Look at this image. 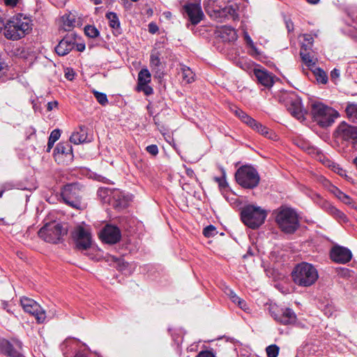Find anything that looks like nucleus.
Wrapping results in <instances>:
<instances>
[{
  "label": "nucleus",
  "mask_w": 357,
  "mask_h": 357,
  "mask_svg": "<svg viewBox=\"0 0 357 357\" xmlns=\"http://www.w3.org/2000/svg\"><path fill=\"white\" fill-rule=\"evenodd\" d=\"M235 178L238 184L246 189L255 188L260 181L257 169L249 165L239 167L236 172Z\"/></svg>",
  "instance_id": "obj_6"
},
{
  "label": "nucleus",
  "mask_w": 357,
  "mask_h": 357,
  "mask_svg": "<svg viewBox=\"0 0 357 357\" xmlns=\"http://www.w3.org/2000/svg\"><path fill=\"white\" fill-rule=\"evenodd\" d=\"M236 304H237L238 306L241 309H242L243 311L247 312H249L250 308L248 307V305L244 300L240 298Z\"/></svg>",
  "instance_id": "obj_47"
},
{
  "label": "nucleus",
  "mask_w": 357,
  "mask_h": 357,
  "mask_svg": "<svg viewBox=\"0 0 357 357\" xmlns=\"http://www.w3.org/2000/svg\"><path fill=\"white\" fill-rule=\"evenodd\" d=\"M70 141L75 144L90 142V140L87 139V128L85 126H79V130L74 132L71 135Z\"/></svg>",
  "instance_id": "obj_21"
},
{
  "label": "nucleus",
  "mask_w": 357,
  "mask_h": 357,
  "mask_svg": "<svg viewBox=\"0 0 357 357\" xmlns=\"http://www.w3.org/2000/svg\"><path fill=\"white\" fill-rule=\"evenodd\" d=\"M335 310L333 307L331 305H327L326 306L324 309V314L328 317H330L333 315Z\"/></svg>",
  "instance_id": "obj_50"
},
{
  "label": "nucleus",
  "mask_w": 357,
  "mask_h": 357,
  "mask_svg": "<svg viewBox=\"0 0 357 357\" xmlns=\"http://www.w3.org/2000/svg\"><path fill=\"white\" fill-rule=\"evenodd\" d=\"M75 46L77 47V50L78 52H83L85 49V45L82 43H77L75 44Z\"/></svg>",
  "instance_id": "obj_63"
},
{
  "label": "nucleus",
  "mask_w": 357,
  "mask_h": 357,
  "mask_svg": "<svg viewBox=\"0 0 357 357\" xmlns=\"http://www.w3.org/2000/svg\"><path fill=\"white\" fill-rule=\"evenodd\" d=\"M220 36L222 40L225 42H231L237 38L235 29L227 26H225L220 29Z\"/></svg>",
  "instance_id": "obj_23"
},
{
  "label": "nucleus",
  "mask_w": 357,
  "mask_h": 357,
  "mask_svg": "<svg viewBox=\"0 0 357 357\" xmlns=\"http://www.w3.org/2000/svg\"><path fill=\"white\" fill-rule=\"evenodd\" d=\"M183 9L192 25L199 24L204 17L202 7L198 3H189L183 6Z\"/></svg>",
  "instance_id": "obj_17"
},
{
  "label": "nucleus",
  "mask_w": 357,
  "mask_h": 357,
  "mask_svg": "<svg viewBox=\"0 0 357 357\" xmlns=\"http://www.w3.org/2000/svg\"><path fill=\"white\" fill-rule=\"evenodd\" d=\"M254 75H255L258 82L266 87H271L273 84V76L265 68L254 69Z\"/></svg>",
  "instance_id": "obj_20"
},
{
  "label": "nucleus",
  "mask_w": 357,
  "mask_h": 357,
  "mask_svg": "<svg viewBox=\"0 0 357 357\" xmlns=\"http://www.w3.org/2000/svg\"><path fill=\"white\" fill-rule=\"evenodd\" d=\"M77 36L74 33L67 34L55 47V52L59 56H66L72 51L77 42Z\"/></svg>",
  "instance_id": "obj_13"
},
{
  "label": "nucleus",
  "mask_w": 357,
  "mask_h": 357,
  "mask_svg": "<svg viewBox=\"0 0 357 357\" xmlns=\"http://www.w3.org/2000/svg\"><path fill=\"white\" fill-rule=\"evenodd\" d=\"M197 357H215V355L210 351H202L198 354Z\"/></svg>",
  "instance_id": "obj_49"
},
{
  "label": "nucleus",
  "mask_w": 357,
  "mask_h": 357,
  "mask_svg": "<svg viewBox=\"0 0 357 357\" xmlns=\"http://www.w3.org/2000/svg\"><path fill=\"white\" fill-rule=\"evenodd\" d=\"M345 112L353 121H357V104L349 105L345 109Z\"/></svg>",
  "instance_id": "obj_36"
},
{
  "label": "nucleus",
  "mask_w": 357,
  "mask_h": 357,
  "mask_svg": "<svg viewBox=\"0 0 357 357\" xmlns=\"http://www.w3.org/2000/svg\"><path fill=\"white\" fill-rule=\"evenodd\" d=\"M6 66V63L0 59V77L5 73Z\"/></svg>",
  "instance_id": "obj_60"
},
{
  "label": "nucleus",
  "mask_w": 357,
  "mask_h": 357,
  "mask_svg": "<svg viewBox=\"0 0 357 357\" xmlns=\"http://www.w3.org/2000/svg\"><path fill=\"white\" fill-rule=\"evenodd\" d=\"M61 136V131L59 129H54L50 133L47 147V152H50L52 149L55 142H56Z\"/></svg>",
  "instance_id": "obj_30"
},
{
  "label": "nucleus",
  "mask_w": 357,
  "mask_h": 357,
  "mask_svg": "<svg viewBox=\"0 0 357 357\" xmlns=\"http://www.w3.org/2000/svg\"><path fill=\"white\" fill-rule=\"evenodd\" d=\"M271 316L278 323L283 325L292 324L296 322V315L290 308L280 309L277 312L271 311Z\"/></svg>",
  "instance_id": "obj_18"
},
{
  "label": "nucleus",
  "mask_w": 357,
  "mask_h": 357,
  "mask_svg": "<svg viewBox=\"0 0 357 357\" xmlns=\"http://www.w3.org/2000/svg\"><path fill=\"white\" fill-rule=\"evenodd\" d=\"M20 0H3V2L6 6L10 7H15Z\"/></svg>",
  "instance_id": "obj_57"
},
{
  "label": "nucleus",
  "mask_w": 357,
  "mask_h": 357,
  "mask_svg": "<svg viewBox=\"0 0 357 357\" xmlns=\"http://www.w3.org/2000/svg\"><path fill=\"white\" fill-rule=\"evenodd\" d=\"M340 77V70L336 69V68H334L331 72V78L332 80L333 81H335L337 79H338Z\"/></svg>",
  "instance_id": "obj_51"
},
{
  "label": "nucleus",
  "mask_w": 357,
  "mask_h": 357,
  "mask_svg": "<svg viewBox=\"0 0 357 357\" xmlns=\"http://www.w3.org/2000/svg\"><path fill=\"white\" fill-rule=\"evenodd\" d=\"M137 90L143 91L146 96H149L153 93V88L149 86L148 84H144V85H137Z\"/></svg>",
  "instance_id": "obj_42"
},
{
  "label": "nucleus",
  "mask_w": 357,
  "mask_h": 357,
  "mask_svg": "<svg viewBox=\"0 0 357 357\" xmlns=\"http://www.w3.org/2000/svg\"><path fill=\"white\" fill-rule=\"evenodd\" d=\"M285 24L288 32H291L294 30V24L290 19H285Z\"/></svg>",
  "instance_id": "obj_55"
},
{
  "label": "nucleus",
  "mask_w": 357,
  "mask_h": 357,
  "mask_svg": "<svg viewBox=\"0 0 357 357\" xmlns=\"http://www.w3.org/2000/svg\"><path fill=\"white\" fill-rule=\"evenodd\" d=\"M245 40H246V42L248 43V45L252 49L254 50L255 51H257L256 48H255V46L252 40V39L250 38V37L246 34L245 35Z\"/></svg>",
  "instance_id": "obj_58"
},
{
  "label": "nucleus",
  "mask_w": 357,
  "mask_h": 357,
  "mask_svg": "<svg viewBox=\"0 0 357 357\" xmlns=\"http://www.w3.org/2000/svg\"><path fill=\"white\" fill-rule=\"evenodd\" d=\"M248 126H250L254 130L257 132L259 128H261V123L257 122L256 120H254L253 123H252V124H250Z\"/></svg>",
  "instance_id": "obj_52"
},
{
  "label": "nucleus",
  "mask_w": 357,
  "mask_h": 357,
  "mask_svg": "<svg viewBox=\"0 0 357 357\" xmlns=\"http://www.w3.org/2000/svg\"><path fill=\"white\" fill-rule=\"evenodd\" d=\"M147 152L152 155H156L158 153V148L155 144H151L146 148Z\"/></svg>",
  "instance_id": "obj_46"
},
{
  "label": "nucleus",
  "mask_w": 357,
  "mask_h": 357,
  "mask_svg": "<svg viewBox=\"0 0 357 357\" xmlns=\"http://www.w3.org/2000/svg\"><path fill=\"white\" fill-rule=\"evenodd\" d=\"M222 13L225 14H229L232 19H235L236 17V10L232 6H227L222 10Z\"/></svg>",
  "instance_id": "obj_45"
},
{
  "label": "nucleus",
  "mask_w": 357,
  "mask_h": 357,
  "mask_svg": "<svg viewBox=\"0 0 357 357\" xmlns=\"http://www.w3.org/2000/svg\"><path fill=\"white\" fill-rule=\"evenodd\" d=\"M285 107L289 113L298 120L303 121L305 119V111L299 97L294 93H285L283 97Z\"/></svg>",
  "instance_id": "obj_9"
},
{
  "label": "nucleus",
  "mask_w": 357,
  "mask_h": 357,
  "mask_svg": "<svg viewBox=\"0 0 357 357\" xmlns=\"http://www.w3.org/2000/svg\"><path fill=\"white\" fill-rule=\"evenodd\" d=\"M58 106V102L57 101H52L49 102L47 105V108L48 111L52 110L54 108Z\"/></svg>",
  "instance_id": "obj_59"
},
{
  "label": "nucleus",
  "mask_w": 357,
  "mask_h": 357,
  "mask_svg": "<svg viewBox=\"0 0 357 357\" xmlns=\"http://www.w3.org/2000/svg\"><path fill=\"white\" fill-rule=\"evenodd\" d=\"M203 4L206 12L209 15L219 12V7L216 5L215 0H205Z\"/></svg>",
  "instance_id": "obj_31"
},
{
  "label": "nucleus",
  "mask_w": 357,
  "mask_h": 357,
  "mask_svg": "<svg viewBox=\"0 0 357 357\" xmlns=\"http://www.w3.org/2000/svg\"><path fill=\"white\" fill-rule=\"evenodd\" d=\"M22 347V342L18 340L8 341L0 339V352L10 357H20Z\"/></svg>",
  "instance_id": "obj_11"
},
{
  "label": "nucleus",
  "mask_w": 357,
  "mask_h": 357,
  "mask_svg": "<svg viewBox=\"0 0 357 357\" xmlns=\"http://www.w3.org/2000/svg\"><path fill=\"white\" fill-rule=\"evenodd\" d=\"M215 180L218 183L219 187L221 190H225L228 187V184L225 180V173L223 172V176L222 178L215 177Z\"/></svg>",
  "instance_id": "obj_43"
},
{
  "label": "nucleus",
  "mask_w": 357,
  "mask_h": 357,
  "mask_svg": "<svg viewBox=\"0 0 357 357\" xmlns=\"http://www.w3.org/2000/svg\"><path fill=\"white\" fill-rule=\"evenodd\" d=\"M335 137L337 140L349 141L352 139L357 142V127L342 122L336 128Z\"/></svg>",
  "instance_id": "obj_12"
},
{
  "label": "nucleus",
  "mask_w": 357,
  "mask_h": 357,
  "mask_svg": "<svg viewBox=\"0 0 357 357\" xmlns=\"http://www.w3.org/2000/svg\"><path fill=\"white\" fill-rule=\"evenodd\" d=\"M275 222L282 232L292 234L298 229V215L294 209L282 206L275 211Z\"/></svg>",
  "instance_id": "obj_1"
},
{
  "label": "nucleus",
  "mask_w": 357,
  "mask_h": 357,
  "mask_svg": "<svg viewBox=\"0 0 357 357\" xmlns=\"http://www.w3.org/2000/svg\"><path fill=\"white\" fill-rule=\"evenodd\" d=\"M93 95L96 98L97 101L102 105H105L108 102V100L105 93L93 91Z\"/></svg>",
  "instance_id": "obj_38"
},
{
  "label": "nucleus",
  "mask_w": 357,
  "mask_h": 357,
  "mask_svg": "<svg viewBox=\"0 0 357 357\" xmlns=\"http://www.w3.org/2000/svg\"><path fill=\"white\" fill-rule=\"evenodd\" d=\"M73 236L76 240L77 247L79 250H86L91 246V234L83 227H77L73 231Z\"/></svg>",
  "instance_id": "obj_15"
},
{
  "label": "nucleus",
  "mask_w": 357,
  "mask_h": 357,
  "mask_svg": "<svg viewBox=\"0 0 357 357\" xmlns=\"http://www.w3.org/2000/svg\"><path fill=\"white\" fill-rule=\"evenodd\" d=\"M158 31V27L155 23H150L149 24V31L151 33H155Z\"/></svg>",
  "instance_id": "obj_56"
},
{
  "label": "nucleus",
  "mask_w": 357,
  "mask_h": 357,
  "mask_svg": "<svg viewBox=\"0 0 357 357\" xmlns=\"http://www.w3.org/2000/svg\"><path fill=\"white\" fill-rule=\"evenodd\" d=\"M331 190L335 195V197L341 202H342L344 204L354 206V202L352 199L349 196L342 192L337 187L333 185L331 187Z\"/></svg>",
  "instance_id": "obj_24"
},
{
  "label": "nucleus",
  "mask_w": 357,
  "mask_h": 357,
  "mask_svg": "<svg viewBox=\"0 0 357 357\" xmlns=\"http://www.w3.org/2000/svg\"><path fill=\"white\" fill-rule=\"evenodd\" d=\"M1 188H3V190L7 191L15 188L16 185L14 184L13 182H6L3 183Z\"/></svg>",
  "instance_id": "obj_48"
},
{
  "label": "nucleus",
  "mask_w": 357,
  "mask_h": 357,
  "mask_svg": "<svg viewBox=\"0 0 357 357\" xmlns=\"http://www.w3.org/2000/svg\"><path fill=\"white\" fill-rule=\"evenodd\" d=\"M63 26L66 31H70L75 26L76 22L75 15L72 14H66L62 17Z\"/></svg>",
  "instance_id": "obj_26"
},
{
  "label": "nucleus",
  "mask_w": 357,
  "mask_h": 357,
  "mask_svg": "<svg viewBox=\"0 0 357 357\" xmlns=\"http://www.w3.org/2000/svg\"><path fill=\"white\" fill-rule=\"evenodd\" d=\"M333 171L340 176H345V170H344L342 168L340 167L338 165H334L333 166Z\"/></svg>",
  "instance_id": "obj_54"
},
{
  "label": "nucleus",
  "mask_w": 357,
  "mask_h": 357,
  "mask_svg": "<svg viewBox=\"0 0 357 357\" xmlns=\"http://www.w3.org/2000/svg\"><path fill=\"white\" fill-rule=\"evenodd\" d=\"M54 155L59 163L71 161L73 158V147L68 142L59 143L54 149Z\"/></svg>",
  "instance_id": "obj_16"
},
{
  "label": "nucleus",
  "mask_w": 357,
  "mask_h": 357,
  "mask_svg": "<svg viewBox=\"0 0 357 357\" xmlns=\"http://www.w3.org/2000/svg\"><path fill=\"white\" fill-rule=\"evenodd\" d=\"M66 233V229L61 224L51 222L46 224L39 230L38 236L46 242L57 243Z\"/></svg>",
  "instance_id": "obj_8"
},
{
  "label": "nucleus",
  "mask_w": 357,
  "mask_h": 357,
  "mask_svg": "<svg viewBox=\"0 0 357 357\" xmlns=\"http://www.w3.org/2000/svg\"><path fill=\"white\" fill-rule=\"evenodd\" d=\"M31 30L30 20L22 15L13 17L4 24V36L6 38L15 40L24 37Z\"/></svg>",
  "instance_id": "obj_2"
},
{
  "label": "nucleus",
  "mask_w": 357,
  "mask_h": 357,
  "mask_svg": "<svg viewBox=\"0 0 357 357\" xmlns=\"http://www.w3.org/2000/svg\"><path fill=\"white\" fill-rule=\"evenodd\" d=\"M182 73V79L183 82L190 84L195 80V73L187 66H182L181 68Z\"/></svg>",
  "instance_id": "obj_29"
},
{
  "label": "nucleus",
  "mask_w": 357,
  "mask_h": 357,
  "mask_svg": "<svg viewBox=\"0 0 357 357\" xmlns=\"http://www.w3.org/2000/svg\"><path fill=\"white\" fill-rule=\"evenodd\" d=\"M100 237L106 243L115 244L121 240V232L119 227L107 225L100 231Z\"/></svg>",
  "instance_id": "obj_14"
},
{
  "label": "nucleus",
  "mask_w": 357,
  "mask_h": 357,
  "mask_svg": "<svg viewBox=\"0 0 357 357\" xmlns=\"http://www.w3.org/2000/svg\"><path fill=\"white\" fill-rule=\"evenodd\" d=\"M257 132L266 137H268L270 139L273 138L272 135H273V133H272L268 128H267L262 124H261V128H259Z\"/></svg>",
  "instance_id": "obj_44"
},
{
  "label": "nucleus",
  "mask_w": 357,
  "mask_h": 357,
  "mask_svg": "<svg viewBox=\"0 0 357 357\" xmlns=\"http://www.w3.org/2000/svg\"><path fill=\"white\" fill-rule=\"evenodd\" d=\"M352 257L351 252L342 246H334L331 251V259L338 264H346L349 262Z\"/></svg>",
  "instance_id": "obj_19"
},
{
  "label": "nucleus",
  "mask_w": 357,
  "mask_h": 357,
  "mask_svg": "<svg viewBox=\"0 0 357 357\" xmlns=\"http://www.w3.org/2000/svg\"><path fill=\"white\" fill-rule=\"evenodd\" d=\"M151 73L147 68H142L138 74L137 85H144L151 82Z\"/></svg>",
  "instance_id": "obj_27"
},
{
  "label": "nucleus",
  "mask_w": 357,
  "mask_h": 357,
  "mask_svg": "<svg viewBox=\"0 0 357 357\" xmlns=\"http://www.w3.org/2000/svg\"><path fill=\"white\" fill-rule=\"evenodd\" d=\"M225 293L226 295L228 296V297L234 303H236L241 298L236 294V293L231 289L227 287L225 289Z\"/></svg>",
  "instance_id": "obj_41"
},
{
  "label": "nucleus",
  "mask_w": 357,
  "mask_h": 357,
  "mask_svg": "<svg viewBox=\"0 0 357 357\" xmlns=\"http://www.w3.org/2000/svg\"><path fill=\"white\" fill-rule=\"evenodd\" d=\"M107 18L109 20V26L113 29H118L120 26V22L119 17L115 13L109 12L106 15Z\"/></svg>",
  "instance_id": "obj_34"
},
{
  "label": "nucleus",
  "mask_w": 357,
  "mask_h": 357,
  "mask_svg": "<svg viewBox=\"0 0 357 357\" xmlns=\"http://www.w3.org/2000/svg\"><path fill=\"white\" fill-rule=\"evenodd\" d=\"M113 205L116 208L121 209L127 206L128 198L121 191L116 190L112 193Z\"/></svg>",
  "instance_id": "obj_22"
},
{
  "label": "nucleus",
  "mask_w": 357,
  "mask_h": 357,
  "mask_svg": "<svg viewBox=\"0 0 357 357\" xmlns=\"http://www.w3.org/2000/svg\"><path fill=\"white\" fill-rule=\"evenodd\" d=\"M255 119L250 117V116L247 115L244 119L242 120L243 123L249 126L250 124H252L253 123V121Z\"/></svg>",
  "instance_id": "obj_61"
},
{
  "label": "nucleus",
  "mask_w": 357,
  "mask_h": 357,
  "mask_svg": "<svg viewBox=\"0 0 357 357\" xmlns=\"http://www.w3.org/2000/svg\"><path fill=\"white\" fill-rule=\"evenodd\" d=\"M216 234V228L212 225L206 227L203 230V234L208 238L214 236Z\"/></svg>",
  "instance_id": "obj_40"
},
{
  "label": "nucleus",
  "mask_w": 357,
  "mask_h": 357,
  "mask_svg": "<svg viewBox=\"0 0 357 357\" xmlns=\"http://www.w3.org/2000/svg\"><path fill=\"white\" fill-rule=\"evenodd\" d=\"M311 112L314 121L323 128L331 126L338 116L336 110L321 102H314L312 104Z\"/></svg>",
  "instance_id": "obj_5"
},
{
  "label": "nucleus",
  "mask_w": 357,
  "mask_h": 357,
  "mask_svg": "<svg viewBox=\"0 0 357 357\" xmlns=\"http://www.w3.org/2000/svg\"><path fill=\"white\" fill-rule=\"evenodd\" d=\"M82 192L77 183L66 185L61 190V196L64 203L73 208L82 210L85 204L82 202Z\"/></svg>",
  "instance_id": "obj_7"
},
{
  "label": "nucleus",
  "mask_w": 357,
  "mask_h": 357,
  "mask_svg": "<svg viewBox=\"0 0 357 357\" xmlns=\"http://www.w3.org/2000/svg\"><path fill=\"white\" fill-rule=\"evenodd\" d=\"M161 66L162 63L160 61L159 52L155 50L152 51L150 56V66L152 70H160Z\"/></svg>",
  "instance_id": "obj_25"
},
{
  "label": "nucleus",
  "mask_w": 357,
  "mask_h": 357,
  "mask_svg": "<svg viewBox=\"0 0 357 357\" xmlns=\"http://www.w3.org/2000/svg\"><path fill=\"white\" fill-rule=\"evenodd\" d=\"M22 308L26 312L32 314L38 324H43L46 319L45 310L34 300L23 297L20 299Z\"/></svg>",
  "instance_id": "obj_10"
},
{
  "label": "nucleus",
  "mask_w": 357,
  "mask_h": 357,
  "mask_svg": "<svg viewBox=\"0 0 357 357\" xmlns=\"http://www.w3.org/2000/svg\"><path fill=\"white\" fill-rule=\"evenodd\" d=\"M267 213L264 209L254 204H247L242 207L241 218L248 227L255 229L265 221Z\"/></svg>",
  "instance_id": "obj_4"
},
{
  "label": "nucleus",
  "mask_w": 357,
  "mask_h": 357,
  "mask_svg": "<svg viewBox=\"0 0 357 357\" xmlns=\"http://www.w3.org/2000/svg\"><path fill=\"white\" fill-rule=\"evenodd\" d=\"M85 34L90 38H96L98 36L99 31L98 29L91 25H87L84 28Z\"/></svg>",
  "instance_id": "obj_37"
},
{
  "label": "nucleus",
  "mask_w": 357,
  "mask_h": 357,
  "mask_svg": "<svg viewBox=\"0 0 357 357\" xmlns=\"http://www.w3.org/2000/svg\"><path fill=\"white\" fill-rule=\"evenodd\" d=\"M317 81L321 84H326L328 81V76L324 70L320 68H315L313 70Z\"/></svg>",
  "instance_id": "obj_33"
},
{
  "label": "nucleus",
  "mask_w": 357,
  "mask_h": 357,
  "mask_svg": "<svg viewBox=\"0 0 357 357\" xmlns=\"http://www.w3.org/2000/svg\"><path fill=\"white\" fill-rule=\"evenodd\" d=\"M302 37L303 38V41L302 42L301 50H304L305 51H307V50H310L312 46V43L314 41L313 37L312 35L307 33L303 34Z\"/></svg>",
  "instance_id": "obj_35"
},
{
  "label": "nucleus",
  "mask_w": 357,
  "mask_h": 357,
  "mask_svg": "<svg viewBox=\"0 0 357 357\" xmlns=\"http://www.w3.org/2000/svg\"><path fill=\"white\" fill-rule=\"evenodd\" d=\"M75 357H86L85 354H82V353H77Z\"/></svg>",
  "instance_id": "obj_64"
},
{
  "label": "nucleus",
  "mask_w": 357,
  "mask_h": 357,
  "mask_svg": "<svg viewBox=\"0 0 357 357\" xmlns=\"http://www.w3.org/2000/svg\"><path fill=\"white\" fill-rule=\"evenodd\" d=\"M319 278L316 268L307 262L296 266L292 272L294 282L301 287H310L315 283Z\"/></svg>",
  "instance_id": "obj_3"
},
{
  "label": "nucleus",
  "mask_w": 357,
  "mask_h": 357,
  "mask_svg": "<svg viewBox=\"0 0 357 357\" xmlns=\"http://www.w3.org/2000/svg\"><path fill=\"white\" fill-rule=\"evenodd\" d=\"M236 115L242 121L245 118V116L248 115L245 112H244L243 110L240 109H236L235 110Z\"/></svg>",
  "instance_id": "obj_53"
},
{
  "label": "nucleus",
  "mask_w": 357,
  "mask_h": 357,
  "mask_svg": "<svg viewBox=\"0 0 357 357\" xmlns=\"http://www.w3.org/2000/svg\"><path fill=\"white\" fill-rule=\"evenodd\" d=\"M326 211L328 213H330L331 215L334 216L335 218H337L340 220L345 221V219H346L345 215L342 212H341L340 210L336 208L335 206H333L329 204H327Z\"/></svg>",
  "instance_id": "obj_32"
},
{
  "label": "nucleus",
  "mask_w": 357,
  "mask_h": 357,
  "mask_svg": "<svg viewBox=\"0 0 357 357\" xmlns=\"http://www.w3.org/2000/svg\"><path fill=\"white\" fill-rule=\"evenodd\" d=\"M185 173L190 178L195 177V174L194 171L190 168H187L185 169Z\"/></svg>",
  "instance_id": "obj_62"
},
{
  "label": "nucleus",
  "mask_w": 357,
  "mask_h": 357,
  "mask_svg": "<svg viewBox=\"0 0 357 357\" xmlns=\"http://www.w3.org/2000/svg\"><path fill=\"white\" fill-rule=\"evenodd\" d=\"M300 55L302 59L303 62L309 68L314 67L316 63V61L314 59L313 56L311 55L310 52L305 51L304 50H301Z\"/></svg>",
  "instance_id": "obj_28"
},
{
  "label": "nucleus",
  "mask_w": 357,
  "mask_h": 357,
  "mask_svg": "<svg viewBox=\"0 0 357 357\" xmlns=\"http://www.w3.org/2000/svg\"><path fill=\"white\" fill-rule=\"evenodd\" d=\"M279 350L280 349L276 344H271L266 349L268 357H277Z\"/></svg>",
  "instance_id": "obj_39"
}]
</instances>
